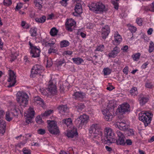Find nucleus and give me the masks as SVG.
Here are the masks:
<instances>
[{"mask_svg": "<svg viewBox=\"0 0 154 154\" xmlns=\"http://www.w3.org/2000/svg\"><path fill=\"white\" fill-rule=\"evenodd\" d=\"M83 94V93L81 92H76L74 93L73 96H74L76 98H83L84 96Z\"/></svg>", "mask_w": 154, "mask_h": 154, "instance_id": "34", "label": "nucleus"}, {"mask_svg": "<svg viewBox=\"0 0 154 154\" xmlns=\"http://www.w3.org/2000/svg\"><path fill=\"white\" fill-rule=\"evenodd\" d=\"M76 107L78 109L82 110L84 108L85 106L83 103H81L79 104Z\"/></svg>", "mask_w": 154, "mask_h": 154, "instance_id": "45", "label": "nucleus"}, {"mask_svg": "<svg viewBox=\"0 0 154 154\" xmlns=\"http://www.w3.org/2000/svg\"><path fill=\"white\" fill-rule=\"evenodd\" d=\"M57 51L55 49L52 48H50L48 51V53L50 54L52 53H55Z\"/></svg>", "mask_w": 154, "mask_h": 154, "instance_id": "55", "label": "nucleus"}, {"mask_svg": "<svg viewBox=\"0 0 154 154\" xmlns=\"http://www.w3.org/2000/svg\"><path fill=\"white\" fill-rule=\"evenodd\" d=\"M40 68H38L37 66L35 67L33 66L31 72V74L32 75V77H34L35 76V75L38 73V72H40Z\"/></svg>", "mask_w": 154, "mask_h": 154, "instance_id": "23", "label": "nucleus"}, {"mask_svg": "<svg viewBox=\"0 0 154 154\" xmlns=\"http://www.w3.org/2000/svg\"><path fill=\"white\" fill-rule=\"evenodd\" d=\"M46 20V16L44 15H43L39 18L36 17L35 19V20L37 22L41 23H44L45 21Z\"/></svg>", "mask_w": 154, "mask_h": 154, "instance_id": "24", "label": "nucleus"}, {"mask_svg": "<svg viewBox=\"0 0 154 154\" xmlns=\"http://www.w3.org/2000/svg\"><path fill=\"white\" fill-rule=\"evenodd\" d=\"M89 117L88 116L84 114L81 116L75 121L76 124H79V127H82V126L86 125L88 122Z\"/></svg>", "mask_w": 154, "mask_h": 154, "instance_id": "9", "label": "nucleus"}, {"mask_svg": "<svg viewBox=\"0 0 154 154\" xmlns=\"http://www.w3.org/2000/svg\"><path fill=\"white\" fill-rule=\"evenodd\" d=\"M54 43H48V42H46L45 43V47L50 46L51 47L54 44Z\"/></svg>", "mask_w": 154, "mask_h": 154, "instance_id": "59", "label": "nucleus"}, {"mask_svg": "<svg viewBox=\"0 0 154 154\" xmlns=\"http://www.w3.org/2000/svg\"><path fill=\"white\" fill-rule=\"evenodd\" d=\"M72 60L75 63L77 64H80L83 61V60L80 57L74 58Z\"/></svg>", "mask_w": 154, "mask_h": 154, "instance_id": "31", "label": "nucleus"}, {"mask_svg": "<svg viewBox=\"0 0 154 154\" xmlns=\"http://www.w3.org/2000/svg\"><path fill=\"white\" fill-rule=\"evenodd\" d=\"M153 85L151 83L147 82L145 84V87L147 88H153Z\"/></svg>", "mask_w": 154, "mask_h": 154, "instance_id": "49", "label": "nucleus"}, {"mask_svg": "<svg viewBox=\"0 0 154 154\" xmlns=\"http://www.w3.org/2000/svg\"><path fill=\"white\" fill-rule=\"evenodd\" d=\"M5 128L4 127H0V133H1L2 135H3L5 133Z\"/></svg>", "mask_w": 154, "mask_h": 154, "instance_id": "58", "label": "nucleus"}, {"mask_svg": "<svg viewBox=\"0 0 154 154\" xmlns=\"http://www.w3.org/2000/svg\"><path fill=\"white\" fill-rule=\"evenodd\" d=\"M120 52L119 48L117 46H116L114 48L113 50L109 54V56L110 57L114 58L116 57L117 54Z\"/></svg>", "mask_w": 154, "mask_h": 154, "instance_id": "18", "label": "nucleus"}, {"mask_svg": "<svg viewBox=\"0 0 154 154\" xmlns=\"http://www.w3.org/2000/svg\"><path fill=\"white\" fill-rule=\"evenodd\" d=\"M104 74L105 75H106L109 74L111 72V70L108 68H104L103 69Z\"/></svg>", "mask_w": 154, "mask_h": 154, "instance_id": "42", "label": "nucleus"}, {"mask_svg": "<svg viewBox=\"0 0 154 154\" xmlns=\"http://www.w3.org/2000/svg\"><path fill=\"white\" fill-rule=\"evenodd\" d=\"M26 115L25 116H26V122L28 124L31 122L32 119L34 116L35 112L33 109L29 108V109L28 113H26Z\"/></svg>", "mask_w": 154, "mask_h": 154, "instance_id": "14", "label": "nucleus"}, {"mask_svg": "<svg viewBox=\"0 0 154 154\" xmlns=\"http://www.w3.org/2000/svg\"><path fill=\"white\" fill-rule=\"evenodd\" d=\"M63 123H64L68 126L72 123V121L71 118H68L64 119L62 121Z\"/></svg>", "mask_w": 154, "mask_h": 154, "instance_id": "28", "label": "nucleus"}, {"mask_svg": "<svg viewBox=\"0 0 154 154\" xmlns=\"http://www.w3.org/2000/svg\"><path fill=\"white\" fill-rule=\"evenodd\" d=\"M22 151L24 154H31L30 150L27 149L26 148H24Z\"/></svg>", "mask_w": 154, "mask_h": 154, "instance_id": "47", "label": "nucleus"}, {"mask_svg": "<svg viewBox=\"0 0 154 154\" xmlns=\"http://www.w3.org/2000/svg\"><path fill=\"white\" fill-rule=\"evenodd\" d=\"M52 65V62L51 60H47V65L46 66V67H50Z\"/></svg>", "mask_w": 154, "mask_h": 154, "instance_id": "52", "label": "nucleus"}, {"mask_svg": "<svg viewBox=\"0 0 154 154\" xmlns=\"http://www.w3.org/2000/svg\"><path fill=\"white\" fill-rule=\"evenodd\" d=\"M129 29L131 32H134L137 30V28L135 27L131 26L129 27Z\"/></svg>", "mask_w": 154, "mask_h": 154, "instance_id": "51", "label": "nucleus"}, {"mask_svg": "<svg viewBox=\"0 0 154 154\" xmlns=\"http://www.w3.org/2000/svg\"><path fill=\"white\" fill-rule=\"evenodd\" d=\"M104 134L106 138L102 140L104 144L108 143H112L115 142L116 139L114 138V133L111 128H106L105 130Z\"/></svg>", "mask_w": 154, "mask_h": 154, "instance_id": "3", "label": "nucleus"}, {"mask_svg": "<svg viewBox=\"0 0 154 154\" xmlns=\"http://www.w3.org/2000/svg\"><path fill=\"white\" fill-rule=\"evenodd\" d=\"M9 73V78L8 79V81L9 82H12L9 84V85L8 86V87L10 88L14 86L16 82V76L14 72L11 70H10Z\"/></svg>", "mask_w": 154, "mask_h": 154, "instance_id": "13", "label": "nucleus"}, {"mask_svg": "<svg viewBox=\"0 0 154 154\" xmlns=\"http://www.w3.org/2000/svg\"><path fill=\"white\" fill-rule=\"evenodd\" d=\"M140 55V54L139 53L133 54L132 57L134 60H136L137 59H139Z\"/></svg>", "mask_w": 154, "mask_h": 154, "instance_id": "43", "label": "nucleus"}, {"mask_svg": "<svg viewBox=\"0 0 154 154\" xmlns=\"http://www.w3.org/2000/svg\"><path fill=\"white\" fill-rule=\"evenodd\" d=\"M37 29L35 28H31L30 30V32L31 33V35L32 36L35 37L37 35Z\"/></svg>", "mask_w": 154, "mask_h": 154, "instance_id": "36", "label": "nucleus"}, {"mask_svg": "<svg viewBox=\"0 0 154 154\" xmlns=\"http://www.w3.org/2000/svg\"><path fill=\"white\" fill-rule=\"evenodd\" d=\"M89 132L93 133L94 135V137L95 138L97 137H99L102 135V131L99 126L97 124H94L91 126L89 130Z\"/></svg>", "mask_w": 154, "mask_h": 154, "instance_id": "7", "label": "nucleus"}, {"mask_svg": "<svg viewBox=\"0 0 154 154\" xmlns=\"http://www.w3.org/2000/svg\"><path fill=\"white\" fill-rule=\"evenodd\" d=\"M130 111V105L128 103L123 104L121 105L120 107L117 109V112L121 114H123L125 112Z\"/></svg>", "mask_w": 154, "mask_h": 154, "instance_id": "12", "label": "nucleus"}, {"mask_svg": "<svg viewBox=\"0 0 154 154\" xmlns=\"http://www.w3.org/2000/svg\"><path fill=\"white\" fill-rule=\"evenodd\" d=\"M48 127L49 132L53 134L57 135L60 133V131L55 121H50Z\"/></svg>", "mask_w": 154, "mask_h": 154, "instance_id": "8", "label": "nucleus"}, {"mask_svg": "<svg viewBox=\"0 0 154 154\" xmlns=\"http://www.w3.org/2000/svg\"><path fill=\"white\" fill-rule=\"evenodd\" d=\"M124 131H126V132L128 136L134 135V131L133 129H129L128 127L127 129H126Z\"/></svg>", "mask_w": 154, "mask_h": 154, "instance_id": "38", "label": "nucleus"}, {"mask_svg": "<svg viewBox=\"0 0 154 154\" xmlns=\"http://www.w3.org/2000/svg\"><path fill=\"white\" fill-rule=\"evenodd\" d=\"M43 149L49 150H53L54 148L52 145H44L42 146Z\"/></svg>", "mask_w": 154, "mask_h": 154, "instance_id": "35", "label": "nucleus"}, {"mask_svg": "<svg viewBox=\"0 0 154 154\" xmlns=\"http://www.w3.org/2000/svg\"><path fill=\"white\" fill-rule=\"evenodd\" d=\"M57 109L59 111V112L60 113L66 112L67 110V108L66 105H59L57 107Z\"/></svg>", "mask_w": 154, "mask_h": 154, "instance_id": "22", "label": "nucleus"}, {"mask_svg": "<svg viewBox=\"0 0 154 154\" xmlns=\"http://www.w3.org/2000/svg\"><path fill=\"white\" fill-rule=\"evenodd\" d=\"M53 110L52 109L48 110L46 111L44 113H42L41 116L42 117H48L53 112Z\"/></svg>", "mask_w": 154, "mask_h": 154, "instance_id": "25", "label": "nucleus"}, {"mask_svg": "<svg viewBox=\"0 0 154 154\" xmlns=\"http://www.w3.org/2000/svg\"><path fill=\"white\" fill-rule=\"evenodd\" d=\"M154 50V44L152 42H151L149 47V52H152Z\"/></svg>", "mask_w": 154, "mask_h": 154, "instance_id": "40", "label": "nucleus"}, {"mask_svg": "<svg viewBox=\"0 0 154 154\" xmlns=\"http://www.w3.org/2000/svg\"><path fill=\"white\" fill-rule=\"evenodd\" d=\"M125 144H131L132 143V141L131 140L127 139L126 141H125Z\"/></svg>", "mask_w": 154, "mask_h": 154, "instance_id": "60", "label": "nucleus"}, {"mask_svg": "<svg viewBox=\"0 0 154 154\" xmlns=\"http://www.w3.org/2000/svg\"><path fill=\"white\" fill-rule=\"evenodd\" d=\"M66 135L68 137L73 138L78 137V135L77 128L73 127L71 130L67 131Z\"/></svg>", "mask_w": 154, "mask_h": 154, "instance_id": "15", "label": "nucleus"}, {"mask_svg": "<svg viewBox=\"0 0 154 154\" xmlns=\"http://www.w3.org/2000/svg\"><path fill=\"white\" fill-rule=\"evenodd\" d=\"M115 106V103L112 101H110L107 105V108L102 111L103 114L104 115V118L108 121H111L113 116L111 112H112Z\"/></svg>", "mask_w": 154, "mask_h": 154, "instance_id": "2", "label": "nucleus"}, {"mask_svg": "<svg viewBox=\"0 0 154 154\" xmlns=\"http://www.w3.org/2000/svg\"><path fill=\"white\" fill-rule=\"evenodd\" d=\"M58 30L55 27L52 28L50 31V34L52 36H54L57 34Z\"/></svg>", "mask_w": 154, "mask_h": 154, "instance_id": "30", "label": "nucleus"}, {"mask_svg": "<svg viewBox=\"0 0 154 154\" xmlns=\"http://www.w3.org/2000/svg\"><path fill=\"white\" fill-rule=\"evenodd\" d=\"M34 100L35 102L38 104H39L40 105H44V103L43 100L39 96L35 97L34 98Z\"/></svg>", "mask_w": 154, "mask_h": 154, "instance_id": "26", "label": "nucleus"}, {"mask_svg": "<svg viewBox=\"0 0 154 154\" xmlns=\"http://www.w3.org/2000/svg\"><path fill=\"white\" fill-rule=\"evenodd\" d=\"M153 115L150 111H146L143 113V115L139 117V119L143 122L145 126H147L150 123Z\"/></svg>", "mask_w": 154, "mask_h": 154, "instance_id": "5", "label": "nucleus"}, {"mask_svg": "<svg viewBox=\"0 0 154 154\" xmlns=\"http://www.w3.org/2000/svg\"><path fill=\"white\" fill-rule=\"evenodd\" d=\"M69 45V42L66 40H64L60 42V46L61 48L66 47Z\"/></svg>", "mask_w": 154, "mask_h": 154, "instance_id": "29", "label": "nucleus"}, {"mask_svg": "<svg viewBox=\"0 0 154 154\" xmlns=\"http://www.w3.org/2000/svg\"><path fill=\"white\" fill-rule=\"evenodd\" d=\"M35 6L38 7V9L40 10L42 7V4H39V3H34Z\"/></svg>", "mask_w": 154, "mask_h": 154, "instance_id": "53", "label": "nucleus"}, {"mask_svg": "<svg viewBox=\"0 0 154 154\" xmlns=\"http://www.w3.org/2000/svg\"><path fill=\"white\" fill-rule=\"evenodd\" d=\"M125 137H121L119 138L117 140H116L115 142L117 143V144H125Z\"/></svg>", "mask_w": 154, "mask_h": 154, "instance_id": "27", "label": "nucleus"}, {"mask_svg": "<svg viewBox=\"0 0 154 154\" xmlns=\"http://www.w3.org/2000/svg\"><path fill=\"white\" fill-rule=\"evenodd\" d=\"M116 125L121 130L125 131L126 129H127L128 127L126 123L122 121L120 122H117Z\"/></svg>", "mask_w": 154, "mask_h": 154, "instance_id": "19", "label": "nucleus"}, {"mask_svg": "<svg viewBox=\"0 0 154 154\" xmlns=\"http://www.w3.org/2000/svg\"><path fill=\"white\" fill-rule=\"evenodd\" d=\"M75 22L71 20L67 19L65 23L66 29L69 32H72V27L75 24Z\"/></svg>", "mask_w": 154, "mask_h": 154, "instance_id": "16", "label": "nucleus"}, {"mask_svg": "<svg viewBox=\"0 0 154 154\" xmlns=\"http://www.w3.org/2000/svg\"><path fill=\"white\" fill-rule=\"evenodd\" d=\"M88 7L90 10L93 11L103 12V11L106 12L107 11V9L105 8V5L100 2H97L96 3H92Z\"/></svg>", "mask_w": 154, "mask_h": 154, "instance_id": "4", "label": "nucleus"}, {"mask_svg": "<svg viewBox=\"0 0 154 154\" xmlns=\"http://www.w3.org/2000/svg\"><path fill=\"white\" fill-rule=\"evenodd\" d=\"M110 32L109 27L108 26H106L102 29V37L105 39Z\"/></svg>", "mask_w": 154, "mask_h": 154, "instance_id": "17", "label": "nucleus"}, {"mask_svg": "<svg viewBox=\"0 0 154 154\" xmlns=\"http://www.w3.org/2000/svg\"><path fill=\"white\" fill-rule=\"evenodd\" d=\"M117 134L119 138H121V137H125L124 134L120 131L117 132Z\"/></svg>", "mask_w": 154, "mask_h": 154, "instance_id": "56", "label": "nucleus"}, {"mask_svg": "<svg viewBox=\"0 0 154 154\" xmlns=\"http://www.w3.org/2000/svg\"><path fill=\"white\" fill-rule=\"evenodd\" d=\"M136 92H137V88L136 87H133L130 91V93L132 95L134 94L136 95Z\"/></svg>", "mask_w": 154, "mask_h": 154, "instance_id": "39", "label": "nucleus"}, {"mask_svg": "<svg viewBox=\"0 0 154 154\" xmlns=\"http://www.w3.org/2000/svg\"><path fill=\"white\" fill-rule=\"evenodd\" d=\"M6 124L5 121L2 119L0 120V127L5 128Z\"/></svg>", "mask_w": 154, "mask_h": 154, "instance_id": "46", "label": "nucleus"}, {"mask_svg": "<svg viewBox=\"0 0 154 154\" xmlns=\"http://www.w3.org/2000/svg\"><path fill=\"white\" fill-rule=\"evenodd\" d=\"M115 106V103L112 101H110L107 105V108L102 111L103 114L104 115V118L108 121H111L113 116L111 112H112Z\"/></svg>", "mask_w": 154, "mask_h": 154, "instance_id": "1", "label": "nucleus"}, {"mask_svg": "<svg viewBox=\"0 0 154 154\" xmlns=\"http://www.w3.org/2000/svg\"><path fill=\"white\" fill-rule=\"evenodd\" d=\"M29 97L26 93L19 91L17 94V100L20 104H27L28 103Z\"/></svg>", "mask_w": 154, "mask_h": 154, "instance_id": "6", "label": "nucleus"}, {"mask_svg": "<svg viewBox=\"0 0 154 154\" xmlns=\"http://www.w3.org/2000/svg\"><path fill=\"white\" fill-rule=\"evenodd\" d=\"M29 44L30 46V48L31 49L30 53L31 55V57L33 58L39 57L41 52L40 50L36 46H33L30 42H29Z\"/></svg>", "mask_w": 154, "mask_h": 154, "instance_id": "10", "label": "nucleus"}, {"mask_svg": "<svg viewBox=\"0 0 154 154\" xmlns=\"http://www.w3.org/2000/svg\"><path fill=\"white\" fill-rule=\"evenodd\" d=\"M11 59L10 60L11 62L14 61L15 59H16L17 58V57L15 56H14L13 54H12L11 56Z\"/></svg>", "mask_w": 154, "mask_h": 154, "instance_id": "62", "label": "nucleus"}, {"mask_svg": "<svg viewBox=\"0 0 154 154\" xmlns=\"http://www.w3.org/2000/svg\"><path fill=\"white\" fill-rule=\"evenodd\" d=\"M153 30L152 28H149L148 30L147 31V33L149 35H150L152 34V32Z\"/></svg>", "mask_w": 154, "mask_h": 154, "instance_id": "63", "label": "nucleus"}, {"mask_svg": "<svg viewBox=\"0 0 154 154\" xmlns=\"http://www.w3.org/2000/svg\"><path fill=\"white\" fill-rule=\"evenodd\" d=\"M12 4L11 0H4L3 2L4 5L6 6H9Z\"/></svg>", "mask_w": 154, "mask_h": 154, "instance_id": "44", "label": "nucleus"}, {"mask_svg": "<svg viewBox=\"0 0 154 154\" xmlns=\"http://www.w3.org/2000/svg\"><path fill=\"white\" fill-rule=\"evenodd\" d=\"M13 119V117L10 113L9 111H8L6 112V119L8 121L10 122Z\"/></svg>", "mask_w": 154, "mask_h": 154, "instance_id": "33", "label": "nucleus"}, {"mask_svg": "<svg viewBox=\"0 0 154 154\" xmlns=\"http://www.w3.org/2000/svg\"><path fill=\"white\" fill-rule=\"evenodd\" d=\"M75 12L78 14H80L82 13V8L81 4L79 3H77L75 8Z\"/></svg>", "mask_w": 154, "mask_h": 154, "instance_id": "21", "label": "nucleus"}, {"mask_svg": "<svg viewBox=\"0 0 154 154\" xmlns=\"http://www.w3.org/2000/svg\"><path fill=\"white\" fill-rule=\"evenodd\" d=\"M139 100L140 102V105L143 106L146 103L148 100V99L147 97H144L143 94H140L139 96Z\"/></svg>", "mask_w": 154, "mask_h": 154, "instance_id": "20", "label": "nucleus"}, {"mask_svg": "<svg viewBox=\"0 0 154 154\" xmlns=\"http://www.w3.org/2000/svg\"><path fill=\"white\" fill-rule=\"evenodd\" d=\"M151 8V11L152 12H154V2L152 3Z\"/></svg>", "mask_w": 154, "mask_h": 154, "instance_id": "64", "label": "nucleus"}, {"mask_svg": "<svg viewBox=\"0 0 154 154\" xmlns=\"http://www.w3.org/2000/svg\"><path fill=\"white\" fill-rule=\"evenodd\" d=\"M111 83H109V86L107 87L106 89L109 91H111L115 88V87L112 85H110Z\"/></svg>", "mask_w": 154, "mask_h": 154, "instance_id": "54", "label": "nucleus"}, {"mask_svg": "<svg viewBox=\"0 0 154 154\" xmlns=\"http://www.w3.org/2000/svg\"><path fill=\"white\" fill-rule=\"evenodd\" d=\"M136 22L139 26H141L142 25V20L141 18H137Z\"/></svg>", "mask_w": 154, "mask_h": 154, "instance_id": "50", "label": "nucleus"}, {"mask_svg": "<svg viewBox=\"0 0 154 154\" xmlns=\"http://www.w3.org/2000/svg\"><path fill=\"white\" fill-rule=\"evenodd\" d=\"M42 118L41 116V115L37 116L35 118L36 122L39 124H41L43 122V121L42 119Z\"/></svg>", "mask_w": 154, "mask_h": 154, "instance_id": "41", "label": "nucleus"}, {"mask_svg": "<svg viewBox=\"0 0 154 154\" xmlns=\"http://www.w3.org/2000/svg\"><path fill=\"white\" fill-rule=\"evenodd\" d=\"M47 90L48 91H49L48 93H47L45 91H43L42 92L43 95H45L47 97H50V94H53V95L55 94L57 92L56 87L53 84L49 85ZM51 96V95H50Z\"/></svg>", "mask_w": 154, "mask_h": 154, "instance_id": "11", "label": "nucleus"}, {"mask_svg": "<svg viewBox=\"0 0 154 154\" xmlns=\"http://www.w3.org/2000/svg\"><path fill=\"white\" fill-rule=\"evenodd\" d=\"M119 0H112L111 2L114 6V8L116 10H118L119 7V4L117 2Z\"/></svg>", "mask_w": 154, "mask_h": 154, "instance_id": "37", "label": "nucleus"}, {"mask_svg": "<svg viewBox=\"0 0 154 154\" xmlns=\"http://www.w3.org/2000/svg\"><path fill=\"white\" fill-rule=\"evenodd\" d=\"M128 48V46L125 45L122 48V50H123L124 52H127V51Z\"/></svg>", "mask_w": 154, "mask_h": 154, "instance_id": "61", "label": "nucleus"}, {"mask_svg": "<svg viewBox=\"0 0 154 154\" xmlns=\"http://www.w3.org/2000/svg\"><path fill=\"white\" fill-rule=\"evenodd\" d=\"M128 67L126 66L123 69V72L126 75H127L128 74Z\"/></svg>", "mask_w": 154, "mask_h": 154, "instance_id": "57", "label": "nucleus"}, {"mask_svg": "<svg viewBox=\"0 0 154 154\" xmlns=\"http://www.w3.org/2000/svg\"><path fill=\"white\" fill-rule=\"evenodd\" d=\"M37 132L39 134L43 135L45 133V130L44 129L41 128L37 130Z\"/></svg>", "mask_w": 154, "mask_h": 154, "instance_id": "48", "label": "nucleus"}, {"mask_svg": "<svg viewBox=\"0 0 154 154\" xmlns=\"http://www.w3.org/2000/svg\"><path fill=\"white\" fill-rule=\"evenodd\" d=\"M114 37L115 42H116L118 44H119L122 41V37L119 34H117L116 36L115 35Z\"/></svg>", "mask_w": 154, "mask_h": 154, "instance_id": "32", "label": "nucleus"}]
</instances>
